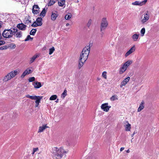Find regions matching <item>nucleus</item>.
Here are the masks:
<instances>
[{"label": "nucleus", "mask_w": 159, "mask_h": 159, "mask_svg": "<svg viewBox=\"0 0 159 159\" xmlns=\"http://www.w3.org/2000/svg\"><path fill=\"white\" fill-rule=\"evenodd\" d=\"M108 22L107 18L106 17L103 18L101 20L100 25V30L102 31L104 30L108 26Z\"/></svg>", "instance_id": "nucleus-6"}, {"label": "nucleus", "mask_w": 159, "mask_h": 159, "mask_svg": "<svg viewBox=\"0 0 159 159\" xmlns=\"http://www.w3.org/2000/svg\"><path fill=\"white\" fill-rule=\"evenodd\" d=\"M130 151L129 150V149H128L126 151V152L127 153H129V152H130Z\"/></svg>", "instance_id": "nucleus-49"}, {"label": "nucleus", "mask_w": 159, "mask_h": 159, "mask_svg": "<svg viewBox=\"0 0 159 159\" xmlns=\"http://www.w3.org/2000/svg\"><path fill=\"white\" fill-rule=\"evenodd\" d=\"M13 34L17 38H20L22 36V31L18 30L17 29H13Z\"/></svg>", "instance_id": "nucleus-7"}, {"label": "nucleus", "mask_w": 159, "mask_h": 159, "mask_svg": "<svg viewBox=\"0 0 159 159\" xmlns=\"http://www.w3.org/2000/svg\"><path fill=\"white\" fill-rule=\"evenodd\" d=\"M39 158H40V157H39L38 159H39Z\"/></svg>", "instance_id": "nucleus-56"}, {"label": "nucleus", "mask_w": 159, "mask_h": 159, "mask_svg": "<svg viewBox=\"0 0 159 159\" xmlns=\"http://www.w3.org/2000/svg\"><path fill=\"white\" fill-rule=\"evenodd\" d=\"M46 125H43L42 126H40L39 127L38 133H41L43 132L46 129L48 128Z\"/></svg>", "instance_id": "nucleus-19"}, {"label": "nucleus", "mask_w": 159, "mask_h": 159, "mask_svg": "<svg viewBox=\"0 0 159 159\" xmlns=\"http://www.w3.org/2000/svg\"><path fill=\"white\" fill-rule=\"evenodd\" d=\"M107 73L106 71H104L102 72V76L105 79H107Z\"/></svg>", "instance_id": "nucleus-38"}, {"label": "nucleus", "mask_w": 159, "mask_h": 159, "mask_svg": "<svg viewBox=\"0 0 159 159\" xmlns=\"http://www.w3.org/2000/svg\"><path fill=\"white\" fill-rule=\"evenodd\" d=\"M124 147H121L120 148V152H121L122 151H123L124 149Z\"/></svg>", "instance_id": "nucleus-47"}, {"label": "nucleus", "mask_w": 159, "mask_h": 159, "mask_svg": "<svg viewBox=\"0 0 159 159\" xmlns=\"http://www.w3.org/2000/svg\"><path fill=\"white\" fill-rule=\"evenodd\" d=\"M40 96H37L35 95H32L30 96L29 95H26L25 96V97L28 98H30L32 100H36Z\"/></svg>", "instance_id": "nucleus-16"}, {"label": "nucleus", "mask_w": 159, "mask_h": 159, "mask_svg": "<svg viewBox=\"0 0 159 159\" xmlns=\"http://www.w3.org/2000/svg\"><path fill=\"white\" fill-rule=\"evenodd\" d=\"M33 85L35 88L39 89L42 86L41 83L40 82H35L33 83Z\"/></svg>", "instance_id": "nucleus-17"}, {"label": "nucleus", "mask_w": 159, "mask_h": 159, "mask_svg": "<svg viewBox=\"0 0 159 159\" xmlns=\"http://www.w3.org/2000/svg\"><path fill=\"white\" fill-rule=\"evenodd\" d=\"M145 30L144 28H143L141 30L140 33L141 35L142 36H144V34L145 33Z\"/></svg>", "instance_id": "nucleus-37"}, {"label": "nucleus", "mask_w": 159, "mask_h": 159, "mask_svg": "<svg viewBox=\"0 0 159 159\" xmlns=\"http://www.w3.org/2000/svg\"><path fill=\"white\" fill-rule=\"evenodd\" d=\"M55 12L56 13L52 12V14L51 15V19L52 20H55L58 16L57 12Z\"/></svg>", "instance_id": "nucleus-20"}, {"label": "nucleus", "mask_w": 159, "mask_h": 159, "mask_svg": "<svg viewBox=\"0 0 159 159\" xmlns=\"http://www.w3.org/2000/svg\"><path fill=\"white\" fill-rule=\"evenodd\" d=\"M39 8L38 6L37 5H34L33 6L32 12L34 14H37L39 13Z\"/></svg>", "instance_id": "nucleus-12"}, {"label": "nucleus", "mask_w": 159, "mask_h": 159, "mask_svg": "<svg viewBox=\"0 0 159 159\" xmlns=\"http://www.w3.org/2000/svg\"><path fill=\"white\" fill-rule=\"evenodd\" d=\"M135 47L134 45L132 47L130 48V49L126 53L125 55V57H127L129 55H130L133 52L135 51Z\"/></svg>", "instance_id": "nucleus-13"}, {"label": "nucleus", "mask_w": 159, "mask_h": 159, "mask_svg": "<svg viewBox=\"0 0 159 159\" xmlns=\"http://www.w3.org/2000/svg\"><path fill=\"white\" fill-rule=\"evenodd\" d=\"M33 39V38L31 37L30 36V35H28L26 38L25 40V41H26L29 40L30 39L31 40H32Z\"/></svg>", "instance_id": "nucleus-39"}, {"label": "nucleus", "mask_w": 159, "mask_h": 159, "mask_svg": "<svg viewBox=\"0 0 159 159\" xmlns=\"http://www.w3.org/2000/svg\"><path fill=\"white\" fill-rule=\"evenodd\" d=\"M57 98V96L56 95H53L52 96L49 98L50 100H54Z\"/></svg>", "instance_id": "nucleus-32"}, {"label": "nucleus", "mask_w": 159, "mask_h": 159, "mask_svg": "<svg viewBox=\"0 0 159 159\" xmlns=\"http://www.w3.org/2000/svg\"><path fill=\"white\" fill-rule=\"evenodd\" d=\"M47 49V47L46 46H44L42 48L43 51L46 50Z\"/></svg>", "instance_id": "nucleus-45"}, {"label": "nucleus", "mask_w": 159, "mask_h": 159, "mask_svg": "<svg viewBox=\"0 0 159 159\" xmlns=\"http://www.w3.org/2000/svg\"><path fill=\"white\" fill-rule=\"evenodd\" d=\"M42 19L41 18L38 17L37 18L36 21L39 26H41L42 25Z\"/></svg>", "instance_id": "nucleus-25"}, {"label": "nucleus", "mask_w": 159, "mask_h": 159, "mask_svg": "<svg viewBox=\"0 0 159 159\" xmlns=\"http://www.w3.org/2000/svg\"><path fill=\"white\" fill-rule=\"evenodd\" d=\"M100 80V79L99 78H97V81H99Z\"/></svg>", "instance_id": "nucleus-52"}, {"label": "nucleus", "mask_w": 159, "mask_h": 159, "mask_svg": "<svg viewBox=\"0 0 159 159\" xmlns=\"http://www.w3.org/2000/svg\"><path fill=\"white\" fill-rule=\"evenodd\" d=\"M71 14L70 13H69L65 16V19L66 20H69L71 18Z\"/></svg>", "instance_id": "nucleus-34"}, {"label": "nucleus", "mask_w": 159, "mask_h": 159, "mask_svg": "<svg viewBox=\"0 0 159 159\" xmlns=\"http://www.w3.org/2000/svg\"><path fill=\"white\" fill-rule=\"evenodd\" d=\"M5 49H6L5 47V48H4V47H0V50H3Z\"/></svg>", "instance_id": "nucleus-46"}, {"label": "nucleus", "mask_w": 159, "mask_h": 159, "mask_svg": "<svg viewBox=\"0 0 159 159\" xmlns=\"http://www.w3.org/2000/svg\"><path fill=\"white\" fill-rule=\"evenodd\" d=\"M2 22L0 21V28L2 27Z\"/></svg>", "instance_id": "nucleus-50"}, {"label": "nucleus", "mask_w": 159, "mask_h": 159, "mask_svg": "<svg viewBox=\"0 0 159 159\" xmlns=\"http://www.w3.org/2000/svg\"><path fill=\"white\" fill-rule=\"evenodd\" d=\"M90 48V45L85 46L81 52L79 59L83 60L84 61H86L88 59Z\"/></svg>", "instance_id": "nucleus-2"}, {"label": "nucleus", "mask_w": 159, "mask_h": 159, "mask_svg": "<svg viewBox=\"0 0 159 159\" xmlns=\"http://www.w3.org/2000/svg\"><path fill=\"white\" fill-rule=\"evenodd\" d=\"M39 56L37 55H35L34 56L30 58V63H33L34 61L36 58H37Z\"/></svg>", "instance_id": "nucleus-27"}, {"label": "nucleus", "mask_w": 159, "mask_h": 159, "mask_svg": "<svg viewBox=\"0 0 159 159\" xmlns=\"http://www.w3.org/2000/svg\"><path fill=\"white\" fill-rule=\"evenodd\" d=\"M42 98L43 96H40L36 100V101H35V107H37L38 106L39 103H40V101L41 99Z\"/></svg>", "instance_id": "nucleus-22"}, {"label": "nucleus", "mask_w": 159, "mask_h": 159, "mask_svg": "<svg viewBox=\"0 0 159 159\" xmlns=\"http://www.w3.org/2000/svg\"><path fill=\"white\" fill-rule=\"evenodd\" d=\"M149 19V15L148 13L144 14L143 18L141 22L142 24H144Z\"/></svg>", "instance_id": "nucleus-14"}, {"label": "nucleus", "mask_w": 159, "mask_h": 159, "mask_svg": "<svg viewBox=\"0 0 159 159\" xmlns=\"http://www.w3.org/2000/svg\"><path fill=\"white\" fill-rule=\"evenodd\" d=\"M35 78L34 77H30L29 79V82H33L35 80Z\"/></svg>", "instance_id": "nucleus-42"}, {"label": "nucleus", "mask_w": 159, "mask_h": 159, "mask_svg": "<svg viewBox=\"0 0 159 159\" xmlns=\"http://www.w3.org/2000/svg\"><path fill=\"white\" fill-rule=\"evenodd\" d=\"M59 101V100L58 99H57L56 100V101H55V102H57H57H58Z\"/></svg>", "instance_id": "nucleus-51"}, {"label": "nucleus", "mask_w": 159, "mask_h": 159, "mask_svg": "<svg viewBox=\"0 0 159 159\" xmlns=\"http://www.w3.org/2000/svg\"><path fill=\"white\" fill-rule=\"evenodd\" d=\"M139 35V34H135L132 36V38L134 41H136L138 40Z\"/></svg>", "instance_id": "nucleus-24"}, {"label": "nucleus", "mask_w": 159, "mask_h": 159, "mask_svg": "<svg viewBox=\"0 0 159 159\" xmlns=\"http://www.w3.org/2000/svg\"><path fill=\"white\" fill-rule=\"evenodd\" d=\"M13 35V31L11 29L5 30L2 33L3 37L6 39L11 38Z\"/></svg>", "instance_id": "nucleus-5"}, {"label": "nucleus", "mask_w": 159, "mask_h": 159, "mask_svg": "<svg viewBox=\"0 0 159 159\" xmlns=\"http://www.w3.org/2000/svg\"><path fill=\"white\" fill-rule=\"evenodd\" d=\"M148 0H144L142 2H139L138 1H135L132 2V4L134 5H138L142 6L145 4L147 2Z\"/></svg>", "instance_id": "nucleus-11"}, {"label": "nucleus", "mask_w": 159, "mask_h": 159, "mask_svg": "<svg viewBox=\"0 0 159 159\" xmlns=\"http://www.w3.org/2000/svg\"><path fill=\"white\" fill-rule=\"evenodd\" d=\"M144 107V102L143 101L140 103L139 107L138 108V112L140 111Z\"/></svg>", "instance_id": "nucleus-23"}, {"label": "nucleus", "mask_w": 159, "mask_h": 159, "mask_svg": "<svg viewBox=\"0 0 159 159\" xmlns=\"http://www.w3.org/2000/svg\"><path fill=\"white\" fill-rule=\"evenodd\" d=\"M31 26L32 27H36L39 26L36 22V21H35L31 25Z\"/></svg>", "instance_id": "nucleus-40"}, {"label": "nucleus", "mask_w": 159, "mask_h": 159, "mask_svg": "<svg viewBox=\"0 0 159 159\" xmlns=\"http://www.w3.org/2000/svg\"><path fill=\"white\" fill-rule=\"evenodd\" d=\"M30 17L29 16L27 18V19H26L25 22V24H29V23H31V20H30Z\"/></svg>", "instance_id": "nucleus-36"}, {"label": "nucleus", "mask_w": 159, "mask_h": 159, "mask_svg": "<svg viewBox=\"0 0 159 159\" xmlns=\"http://www.w3.org/2000/svg\"><path fill=\"white\" fill-rule=\"evenodd\" d=\"M55 49L54 47H52L51 48L49 49V55L52 54L55 51Z\"/></svg>", "instance_id": "nucleus-31"}, {"label": "nucleus", "mask_w": 159, "mask_h": 159, "mask_svg": "<svg viewBox=\"0 0 159 159\" xmlns=\"http://www.w3.org/2000/svg\"><path fill=\"white\" fill-rule=\"evenodd\" d=\"M125 123L126 125H125V130L126 131H130L131 128V125L129 124L128 121H126Z\"/></svg>", "instance_id": "nucleus-21"}, {"label": "nucleus", "mask_w": 159, "mask_h": 159, "mask_svg": "<svg viewBox=\"0 0 159 159\" xmlns=\"http://www.w3.org/2000/svg\"><path fill=\"white\" fill-rule=\"evenodd\" d=\"M65 2V1L61 0L58 1V4L60 6H62L64 5Z\"/></svg>", "instance_id": "nucleus-30"}, {"label": "nucleus", "mask_w": 159, "mask_h": 159, "mask_svg": "<svg viewBox=\"0 0 159 159\" xmlns=\"http://www.w3.org/2000/svg\"><path fill=\"white\" fill-rule=\"evenodd\" d=\"M32 69V68H27L22 73L21 76V78H23L26 75L31 73L33 71Z\"/></svg>", "instance_id": "nucleus-9"}, {"label": "nucleus", "mask_w": 159, "mask_h": 159, "mask_svg": "<svg viewBox=\"0 0 159 159\" xmlns=\"http://www.w3.org/2000/svg\"><path fill=\"white\" fill-rule=\"evenodd\" d=\"M12 48H14L16 47V45L15 44H12Z\"/></svg>", "instance_id": "nucleus-48"}, {"label": "nucleus", "mask_w": 159, "mask_h": 159, "mask_svg": "<svg viewBox=\"0 0 159 159\" xmlns=\"http://www.w3.org/2000/svg\"><path fill=\"white\" fill-rule=\"evenodd\" d=\"M39 150V148H34L33 149V151H34V152H35Z\"/></svg>", "instance_id": "nucleus-44"}, {"label": "nucleus", "mask_w": 159, "mask_h": 159, "mask_svg": "<svg viewBox=\"0 0 159 159\" xmlns=\"http://www.w3.org/2000/svg\"><path fill=\"white\" fill-rule=\"evenodd\" d=\"M37 30L36 29H32L30 32V34L31 35H34L35 34Z\"/></svg>", "instance_id": "nucleus-33"}, {"label": "nucleus", "mask_w": 159, "mask_h": 159, "mask_svg": "<svg viewBox=\"0 0 159 159\" xmlns=\"http://www.w3.org/2000/svg\"><path fill=\"white\" fill-rule=\"evenodd\" d=\"M92 22V20L91 19H89V21L87 23V25L88 27H89L90 26V25L91 24Z\"/></svg>", "instance_id": "nucleus-41"}, {"label": "nucleus", "mask_w": 159, "mask_h": 159, "mask_svg": "<svg viewBox=\"0 0 159 159\" xmlns=\"http://www.w3.org/2000/svg\"><path fill=\"white\" fill-rule=\"evenodd\" d=\"M130 79V77L129 76L127 77L124 80L122 81L120 84V88H122L123 86H125L129 82Z\"/></svg>", "instance_id": "nucleus-10"}, {"label": "nucleus", "mask_w": 159, "mask_h": 159, "mask_svg": "<svg viewBox=\"0 0 159 159\" xmlns=\"http://www.w3.org/2000/svg\"><path fill=\"white\" fill-rule=\"evenodd\" d=\"M118 97L117 95H114L110 98V100L111 101H114L116 100H118Z\"/></svg>", "instance_id": "nucleus-26"}, {"label": "nucleus", "mask_w": 159, "mask_h": 159, "mask_svg": "<svg viewBox=\"0 0 159 159\" xmlns=\"http://www.w3.org/2000/svg\"><path fill=\"white\" fill-rule=\"evenodd\" d=\"M18 73V72L16 70L12 71L6 75L3 80L4 81H7L14 77Z\"/></svg>", "instance_id": "nucleus-4"}, {"label": "nucleus", "mask_w": 159, "mask_h": 159, "mask_svg": "<svg viewBox=\"0 0 159 159\" xmlns=\"http://www.w3.org/2000/svg\"><path fill=\"white\" fill-rule=\"evenodd\" d=\"M111 107V106H108V103H107L102 104L101 106V108L104 111L106 112L109 111Z\"/></svg>", "instance_id": "nucleus-8"}, {"label": "nucleus", "mask_w": 159, "mask_h": 159, "mask_svg": "<svg viewBox=\"0 0 159 159\" xmlns=\"http://www.w3.org/2000/svg\"><path fill=\"white\" fill-rule=\"evenodd\" d=\"M46 12L45 10V8H44L42 11V12H41V13L40 14V16L41 17L44 16L46 14Z\"/></svg>", "instance_id": "nucleus-29"}, {"label": "nucleus", "mask_w": 159, "mask_h": 159, "mask_svg": "<svg viewBox=\"0 0 159 159\" xmlns=\"http://www.w3.org/2000/svg\"><path fill=\"white\" fill-rule=\"evenodd\" d=\"M86 61H84V60L82 59H79V64L78 65V67L79 69H80L83 66L84 63Z\"/></svg>", "instance_id": "nucleus-18"}, {"label": "nucleus", "mask_w": 159, "mask_h": 159, "mask_svg": "<svg viewBox=\"0 0 159 159\" xmlns=\"http://www.w3.org/2000/svg\"><path fill=\"white\" fill-rule=\"evenodd\" d=\"M5 42L4 41L0 40V46L3 45L5 44Z\"/></svg>", "instance_id": "nucleus-43"}, {"label": "nucleus", "mask_w": 159, "mask_h": 159, "mask_svg": "<svg viewBox=\"0 0 159 159\" xmlns=\"http://www.w3.org/2000/svg\"><path fill=\"white\" fill-rule=\"evenodd\" d=\"M134 133L132 135V137H133V136L134 135Z\"/></svg>", "instance_id": "nucleus-55"}, {"label": "nucleus", "mask_w": 159, "mask_h": 159, "mask_svg": "<svg viewBox=\"0 0 159 159\" xmlns=\"http://www.w3.org/2000/svg\"><path fill=\"white\" fill-rule=\"evenodd\" d=\"M35 152H34V151H33V152L32 153V154L33 155Z\"/></svg>", "instance_id": "nucleus-54"}, {"label": "nucleus", "mask_w": 159, "mask_h": 159, "mask_svg": "<svg viewBox=\"0 0 159 159\" xmlns=\"http://www.w3.org/2000/svg\"><path fill=\"white\" fill-rule=\"evenodd\" d=\"M132 61L129 60L121 65L119 69V74H121L123 73L126 70L127 67L132 63Z\"/></svg>", "instance_id": "nucleus-3"}, {"label": "nucleus", "mask_w": 159, "mask_h": 159, "mask_svg": "<svg viewBox=\"0 0 159 159\" xmlns=\"http://www.w3.org/2000/svg\"><path fill=\"white\" fill-rule=\"evenodd\" d=\"M68 152V149H64L63 147H54L52 153L56 159H61L65 154Z\"/></svg>", "instance_id": "nucleus-1"}, {"label": "nucleus", "mask_w": 159, "mask_h": 159, "mask_svg": "<svg viewBox=\"0 0 159 159\" xmlns=\"http://www.w3.org/2000/svg\"><path fill=\"white\" fill-rule=\"evenodd\" d=\"M67 91L66 90H64L63 92L61 95V97L64 98L65 96L67 95Z\"/></svg>", "instance_id": "nucleus-35"}, {"label": "nucleus", "mask_w": 159, "mask_h": 159, "mask_svg": "<svg viewBox=\"0 0 159 159\" xmlns=\"http://www.w3.org/2000/svg\"><path fill=\"white\" fill-rule=\"evenodd\" d=\"M57 0H50L48 4V6H50L52 5L55 3L56 2Z\"/></svg>", "instance_id": "nucleus-28"}, {"label": "nucleus", "mask_w": 159, "mask_h": 159, "mask_svg": "<svg viewBox=\"0 0 159 159\" xmlns=\"http://www.w3.org/2000/svg\"><path fill=\"white\" fill-rule=\"evenodd\" d=\"M69 25V23H67V24H66V26H68V25Z\"/></svg>", "instance_id": "nucleus-53"}, {"label": "nucleus", "mask_w": 159, "mask_h": 159, "mask_svg": "<svg viewBox=\"0 0 159 159\" xmlns=\"http://www.w3.org/2000/svg\"><path fill=\"white\" fill-rule=\"evenodd\" d=\"M17 27L19 30H25L26 27V26L23 24L21 23L17 25Z\"/></svg>", "instance_id": "nucleus-15"}]
</instances>
